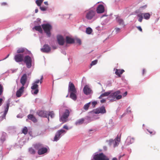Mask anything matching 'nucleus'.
<instances>
[{
	"mask_svg": "<svg viewBox=\"0 0 160 160\" xmlns=\"http://www.w3.org/2000/svg\"><path fill=\"white\" fill-rule=\"evenodd\" d=\"M120 93V92L119 90H118L115 92L110 93L109 96L108 97V100L111 101H113L116 100H119L122 98L121 95H118Z\"/></svg>",
	"mask_w": 160,
	"mask_h": 160,
	"instance_id": "1",
	"label": "nucleus"
},
{
	"mask_svg": "<svg viewBox=\"0 0 160 160\" xmlns=\"http://www.w3.org/2000/svg\"><path fill=\"white\" fill-rule=\"evenodd\" d=\"M34 148L38 150V154L39 155L43 154L48 151V149L46 148L43 147L42 144L40 143L36 144L34 145Z\"/></svg>",
	"mask_w": 160,
	"mask_h": 160,
	"instance_id": "2",
	"label": "nucleus"
},
{
	"mask_svg": "<svg viewBox=\"0 0 160 160\" xmlns=\"http://www.w3.org/2000/svg\"><path fill=\"white\" fill-rule=\"evenodd\" d=\"M96 14L95 10L89 9L85 11V18L88 20H91L95 17Z\"/></svg>",
	"mask_w": 160,
	"mask_h": 160,
	"instance_id": "3",
	"label": "nucleus"
},
{
	"mask_svg": "<svg viewBox=\"0 0 160 160\" xmlns=\"http://www.w3.org/2000/svg\"><path fill=\"white\" fill-rule=\"evenodd\" d=\"M39 82V80H37L32 84L31 87L32 93L34 95L38 94L39 92L38 85L37 84Z\"/></svg>",
	"mask_w": 160,
	"mask_h": 160,
	"instance_id": "4",
	"label": "nucleus"
},
{
	"mask_svg": "<svg viewBox=\"0 0 160 160\" xmlns=\"http://www.w3.org/2000/svg\"><path fill=\"white\" fill-rule=\"evenodd\" d=\"M42 27L48 36L50 37L51 36L50 30L52 28V26L49 24H42Z\"/></svg>",
	"mask_w": 160,
	"mask_h": 160,
	"instance_id": "5",
	"label": "nucleus"
},
{
	"mask_svg": "<svg viewBox=\"0 0 160 160\" xmlns=\"http://www.w3.org/2000/svg\"><path fill=\"white\" fill-rule=\"evenodd\" d=\"M23 61L26 64L28 68H30L32 66V59L28 55H26L24 58Z\"/></svg>",
	"mask_w": 160,
	"mask_h": 160,
	"instance_id": "6",
	"label": "nucleus"
},
{
	"mask_svg": "<svg viewBox=\"0 0 160 160\" xmlns=\"http://www.w3.org/2000/svg\"><path fill=\"white\" fill-rule=\"evenodd\" d=\"M93 158L95 160H109V159L102 153L95 155Z\"/></svg>",
	"mask_w": 160,
	"mask_h": 160,
	"instance_id": "7",
	"label": "nucleus"
},
{
	"mask_svg": "<svg viewBox=\"0 0 160 160\" xmlns=\"http://www.w3.org/2000/svg\"><path fill=\"white\" fill-rule=\"evenodd\" d=\"M72 110L70 109H66L65 112H64L61 118V120L63 122H67V119L69 115L70 112H71Z\"/></svg>",
	"mask_w": 160,
	"mask_h": 160,
	"instance_id": "8",
	"label": "nucleus"
},
{
	"mask_svg": "<svg viewBox=\"0 0 160 160\" xmlns=\"http://www.w3.org/2000/svg\"><path fill=\"white\" fill-rule=\"evenodd\" d=\"M66 132V131L63 129H60L56 133L53 141H57L60 138L61 134Z\"/></svg>",
	"mask_w": 160,
	"mask_h": 160,
	"instance_id": "9",
	"label": "nucleus"
},
{
	"mask_svg": "<svg viewBox=\"0 0 160 160\" xmlns=\"http://www.w3.org/2000/svg\"><path fill=\"white\" fill-rule=\"evenodd\" d=\"M93 112L96 114L99 113L104 114L106 112V110L105 107L102 106L100 108H97L94 110Z\"/></svg>",
	"mask_w": 160,
	"mask_h": 160,
	"instance_id": "10",
	"label": "nucleus"
},
{
	"mask_svg": "<svg viewBox=\"0 0 160 160\" xmlns=\"http://www.w3.org/2000/svg\"><path fill=\"white\" fill-rule=\"evenodd\" d=\"M120 140V138H119L118 135L117 137L114 140H113L112 139H110L109 140V144L111 145L112 143H114V147H115L118 145Z\"/></svg>",
	"mask_w": 160,
	"mask_h": 160,
	"instance_id": "11",
	"label": "nucleus"
},
{
	"mask_svg": "<svg viewBox=\"0 0 160 160\" xmlns=\"http://www.w3.org/2000/svg\"><path fill=\"white\" fill-rule=\"evenodd\" d=\"M24 56L23 54H18L14 56V59L17 62H21L23 60Z\"/></svg>",
	"mask_w": 160,
	"mask_h": 160,
	"instance_id": "12",
	"label": "nucleus"
},
{
	"mask_svg": "<svg viewBox=\"0 0 160 160\" xmlns=\"http://www.w3.org/2000/svg\"><path fill=\"white\" fill-rule=\"evenodd\" d=\"M37 114L41 117L47 118V112L43 110H39L37 112Z\"/></svg>",
	"mask_w": 160,
	"mask_h": 160,
	"instance_id": "13",
	"label": "nucleus"
},
{
	"mask_svg": "<svg viewBox=\"0 0 160 160\" xmlns=\"http://www.w3.org/2000/svg\"><path fill=\"white\" fill-rule=\"evenodd\" d=\"M27 80V75L26 74H24L21 77L20 79V83L22 85V86L24 87Z\"/></svg>",
	"mask_w": 160,
	"mask_h": 160,
	"instance_id": "14",
	"label": "nucleus"
},
{
	"mask_svg": "<svg viewBox=\"0 0 160 160\" xmlns=\"http://www.w3.org/2000/svg\"><path fill=\"white\" fill-rule=\"evenodd\" d=\"M68 90L71 92H77V90L74 84L71 82L69 83Z\"/></svg>",
	"mask_w": 160,
	"mask_h": 160,
	"instance_id": "15",
	"label": "nucleus"
},
{
	"mask_svg": "<svg viewBox=\"0 0 160 160\" xmlns=\"http://www.w3.org/2000/svg\"><path fill=\"white\" fill-rule=\"evenodd\" d=\"M41 50L43 52L48 53L51 51V48L48 45L45 44L41 48Z\"/></svg>",
	"mask_w": 160,
	"mask_h": 160,
	"instance_id": "16",
	"label": "nucleus"
},
{
	"mask_svg": "<svg viewBox=\"0 0 160 160\" xmlns=\"http://www.w3.org/2000/svg\"><path fill=\"white\" fill-rule=\"evenodd\" d=\"M57 41L59 44L60 45H63L64 42V39L61 35H58L57 37Z\"/></svg>",
	"mask_w": 160,
	"mask_h": 160,
	"instance_id": "17",
	"label": "nucleus"
},
{
	"mask_svg": "<svg viewBox=\"0 0 160 160\" xmlns=\"http://www.w3.org/2000/svg\"><path fill=\"white\" fill-rule=\"evenodd\" d=\"M96 11L98 13H102L104 11V7L102 5H98Z\"/></svg>",
	"mask_w": 160,
	"mask_h": 160,
	"instance_id": "18",
	"label": "nucleus"
},
{
	"mask_svg": "<svg viewBox=\"0 0 160 160\" xmlns=\"http://www.w3.org/2000/svg\"><path fill=\"white\" fill-rule=\"evenodd\" d=\"M25 88L22 86L16 92V96L17 97H20L24 92Z\"/></svg>",
	"mask_w": 160,
	"mask_h": 160,
	"instance_id": "19",
	"label": "nucleus"
},
{
	"mask_svg": "<svg viewBox=\"0 0 160 160\" xmlns=\"http://www.w3.org/2000/svg\"><path fill=\"white\" fill-rule=\"evenodd\" d=\"M84 93L87 95L90 94L91 92V90L87 85L84 86L83 89Z\"/></svg>",
	"mask_w": 160,
	"mask_h": 160,
	"instance_id": "20",
	"label": "nucleus"
},
{
	"mask_svg": "<svg viewBox=\"0 0 160 160\" xmlns=\"http://www.w3.org/2000/svg\"><path fill=\"white\" fill-rule=\"evenodd\" d=\"M10 105V102H7L6 107H5V110L2 116L3 118L5 119L6 115L8 112L9 106Z\"/></svg>",
	"mask_w": 160,
	"mask_h": 160,
	"instance_id": "21",
	"label": "nucleus"
},
{
	"mask_svg": "<svg viewBox=\"0 0 160 160\" xmlns=\"http://www.w3.org/2000/svg\"><path fill=\"white\" fill-rule=\"evenodd\" d=\"M124 72V70L123 69H116L115 73L117 75L118 77H121V75Z\"/></svg>",
	"mask_w": 160,
	"mask_h": 160,
	"instance_id": "22",
	"label": "nucleus"
},
{
	"mask_svg": "<svg viewBox=\"0 0 160 160\" xmlns=\"http://www.w3.org/2000/svg\"><path fill=\"white\" fill-rule=\"evenodd\" d=\"M66 42L68 44H72L74 42V40L69 36H67L66 38Z\"/></svg>",
	"mask_w": 160,
	"mask_h": 160,
	"instance_id": "23",
	"label": "nucleus"
},
{
	"mask_svg": "<svg viewBox=\"0 0 160 160\" xmlns=\"http://www.w3.org/2000/svg\"><path fill=\"white\" fill-rule=\"evenodd\" d=\"M28 118L31 120L32 122H36L37 120L36 118L32 114H29L28 116Z\"/></svg>",
	"mask_w": 160,
	"mask_h": 160,
	"instance_id": "24",
	"label": "nucleus"
},
{
	"mask_svg": "<svg viewBox=\"0 0 160 160\" xmlns=\"http://www.w3.org/2000/svg\"><path fill=\"white\" fill-rule=\"evenodd\" d=\"M116 20L120 25L124 26V22L123 20L119 17H117L116 18Z\"/></svg>",
	"mask_w": 160,
	"mask_h": 160,
	"instance_id": "25",
	"label": "nucleus"
},
{
	"mask_svg": "<svg viewBox=\"0 0 160 160\" xmlns=\"http://www.w3.org/2000/svg\"><path fill=\"white\" fill-rule=\"evenodd\" d=\"M76 93L73 92L70 93V97L71 98L74 100H75L77 99V96L76 94Z\"/></svg>",
	"mask_w": 160,
	"mask_h": 160,
	"instance_id": "26",
	"label": "nucleus"
},
{
	"mask_svg": "<svg viewBox=\"0 0 160 160\" xmlns=\"http://www.w3.org/2000/svg\"><path fill=\"white\" fill-rule=\"evenodd\" d=\"M48 114V116H50L51 118H53L54 116V113L53 111H52L51 112H47V114ZM48 119V121H49V116L47 117Z\"/></svg>",
	"mask_w": 160,
	"mask_h": 160,
	"instance_id": "27",
	"label": "nucleus"
},
{
	"mask_svg": "<svg viewBox=\"0 0 160 160\" xmlns=\"http://www.w3.org/2000/svg\"><path fill=\"white\" fill-rule=\"evenodd\" d=\"M111 93L110 92H105L102 94L98 98L99 99H101L103 97L108 96Z\"/></svg>",
	"mask_w": 160,
	"mask_h": 160,
	"instance_id": "28",
	"label": "nucleus"
},
{
	"mask_svg": "<svg viewBox=\"0 0 160 160\" xmlns=\"http://www.w3.org/2000/svg\"><path fill=\"white\" fill-rule=\"evenodd\" d=\"M84 121V119L83 118L79 119L76 122L75 124L77 125L81 124L83 123Z\"/></svg>",
	"mask_w": 160,
	"mask_h": 160,
	"instance_id": "29",
	"label": "nucleus"
},
{
	"mask_svg": "<svg viewBox=\"0 0 160 160\" xmlns=\"http://www.w3.org/2000/svg\"><path fill=\"white\" fill-rule=\"evenodd\" d=\"M33 28L35 29L36 31H39L40 33H42V30L40 26H35Z\"/></svg>",
	"mask_w": 160,
	"mask_h": 160,
	"instance_id": "30",
	"label": "nucleus"
},
{
	"mask_svg": "<svg viewBox=\"0 0 160 160\" xmlns=\"http://www.w3.org/2000/svg\"><path fill=\"white\" fill-rule=\"evenodd\" d=\"M7 134L5 132H2V136L0 138V140L2 142H3L5 140V137Z\"/></svg>",
	"mask_w": 160,
	"mask_h": 160,
	"instance_id": "31",
	"label": "nucleus"
},
{
	"mask_svg": "<svg viewBox=\"0 0 160 160\" xmlns=\"http://www.w3.org/2000/svg\"><path fill=\"white\" fill-rule=\"evenodd\" d=\"M143 16L144 18L146 19H149L150 15L148 13H142Z\"/></svg>",
	"mask_w": 160,
	"mask_h": 160,
	"instance_id": "32",
	"label": "nucleus"
},
{
	"mask_svg": "<svg viewBox=\"0 0 160 160\" xmlns=\"http://www.w3.org/2000/svg\"><path fill=\"white\" fill-rule=\"evenodd\" d=\"M26 49L23 48H20L18 49L17 53H22L25 52Z\"/></svg>",
	"mask_w": 160,
	"mask_h": 160,
	"instance_id": "33",
	"label": "nucleus"
},
{
	"mask_svg": "<svg viewBox=\"0 0 160 160\" xmlns=\"http://www.w3.org/2000/svg\"><path fill=\"white\" fill-rule=\"evenodd\" d=\"M92 31V28L90 27H88L86 28V32L88 34H90L91 33Z\"/></svg>",
	"mask_w": 160,
	"mask_h": 160,
	"instance_id": "34",
	"label": "nucleus"
},
{
	"mask_svg": "<svg viewBox=\"0 0 160 160\" xmlns=\"http://www.w3.org/2000/svg\"><path fill=\"white\" fill-rule=\"evenodd\" d=\"M137 16L138 18V21L140 22H141L142 21V19H143V15L142 13L139 14L137 15Z\"/></svg>",
	"mask_w": 160,
	"mask_h": 160,
	"instance_id": "35",
	"label": "nucleus"
},
{
	"mask_svg": "<svg viewBox=\"0 0 160 160\" xmlns=\"http://www.w3.org/2000/svg\"><path fill=\"white\" fill-rule=\"evenodd\" d=\"M44 0H37L36 3L38 6H40Z\"/></svg>",
	"mask_w": 160,
	"mask_h": 160,
	"instance_id": "36",
	"label": "nucleus"
},
{
	"mask_svg": "<svg viewBox=\"0 0 160 160\" xmlns=\"http://www.w3.org/2000/svg\"><path fill=\"white\" fill-rule=\"evenodd\" d=\"M29 152L30 153L32 154H34L36 152L34 149L32 148H29Z\"/></svg>",
	"mask_w": 160,
	"mask_h": 160,
	"instance_id": "37",
	"label": "nucleus"
},
{
	"mask_svg": "<svg viewBox=\"0 0 160 160\" xmlns=\"http://www.w3.org/2000/svg\"><path fill=\"white\" fill-rule=\"evenodd\" d=\"M28 129L26 127H24L23 129H22V133L24 134H26L28 132Z\"/></svg>",
	"mask_w": 160,
	"mask_h": 160,
	"instance_id": "38",
	"label": "nucleus"
},
{
	"mask_svg": "<svg viewBox=\"0 0 160 160\" xmlns=\"http://www.w3.org/2000/svg\"><path fill=\"white\" fill-rule=\"evenodd\" d=\"M98 62V60H95L94 61H92L90 64L91 67L90 68H91L92 66L96 65L97 63Z\"/></svg>",
	"mask_w": 160,
	"mask_h": 160,
	"instance_id": "39",
	"label": "nucleus"
},
{
	"mask_svg": "<svg viewBox=\"0 0 160 160\" xmlns=\"http://www.w3.org/2000/svg\"><path fill=\"white\" fill-rule=\"evenodd\" d=\"M3 91V86L0 83V95H2Z\"/></svg>",
	"mask_w": 160,
	"mask_h": 160,
	"instance_id": "40",
	"label": "nucleus"
},
{
	"mask_svg": "<svg viewBox=\"0 0 160 160\" xmlns=\"http://www.w3.org/2000/svg\"><path fill=\"white\" fill-rule=\"evenodd\" d=\"M90 102H89L84 105V109L85 110H87L89 107V105Z\"/></svg>",
	"mask_w": 160,
	"mask_h": 160,
	"instance_id": "41",
	"label": "nucleus"
},
{
	"mask_svg": "<svg viewBox=\"0 0 160 160\" xmlns=\"http://www.w3.org/2000/svg\"><path fill=\"white\" fill-rule=\"evenodd\" d=\"M147 130L150 134H152V135H154L156 134V132L154 131H151L148 129Z\"/></svg>",
	"mask_w": 160,
	"mask_h": 160,
	"instance_id": "42",
	"label": "nucleus"
},
{
	"mask_svg": "<svg viewBox=\"0 0 160 160\" xmlns=\"http://www.w3.org/2000/svg\"><path fill=\"white\" fill-rule=\"evenodd\" d=\"M115 31L117 33L119 32H120V29L119 28H116L115 29Z\"/></svg>",
	"mask_w": 160,
	"mask_h": 160,
	"instance_id": "43",
	"label": "nucleus"
},
{
	"mask_svg": "<svg viewBox=\"0 0 160 160\" xmlns=\"http://www.w3.org/2000/svg\"><path fill=\"white\" fill-rule=\"evenodd\" d=\"M40 7V8L42 11H45L47 9V8L45 7H41V6Z\"/></svg>",
	"mask_w": 160,
	"mask_h": 160,
	"instance_id": "44",
	"label": "nucleus"
},
{
	"mask_svg": "<svg viewBox=\"0 0 160 160\" xmlns=\"http://www.w3.org/2000/svg\"><path fill=\"white\" fill-rule=\"evenodd\" d=\"M97 104V102L96 101H94L92 102V106L93 107H94Z\"/></svg>",
	"mask_w": 160,
	"mask_h": 160,
	"instance_id": "45",
	"label": "nucleus"
},
{
	"mask_svg": "<svg viewBox=\"0 0 160 160\" xmlns=\"http://www.w3.org/2000/svg\"><path fill=\"white\" fill-rule=\"evenodd\" d=\"M137 28L140 32H142V28H141V27L140 26L137 27Z\"/></svg>",
	"mask_w": 160,
	"mask_h": 160,
	"instance_id": "46",
	"label": "nucleus"
},
{
	"mask_svg": "<svg viewBox=\"0 0 160 160\" xmlns=\"http://www.w3.org/2000/svg\"><path fill=\"white\" fill-rule=\"evenodd\" d=\"M63 128L67 129V130L69 129L68 128V126L67 125H65L63 126Z\"/></svg>",
	"mask_w": 160,
	"mask_h": 160,
	"instance_id": "47",
	"label": "nucleus"
},
{
	"mask_svg": "<svg viewBox=\"0 0 160 160\" xmlns=\"http://www.w3.org/2000/svg\"><path fill=\"white\" fill-rule=\"evenodd\" d=\"M77 43H79V44H81V41L79 39H78L77 40Z\"/></svg>",
	"mask_w": 160,
	"mask_h": 160,
	"instance_id": "48",
	"label": "nucleus"
},
{
	"mask_svg": "<svg viewBox=\"0 0 160 160\" xmlns=\"http://www.w3.org/2000/svg\"><path fill=\"white\" fill-rule=\"evenodd\" d=\"M43 79V76H42L40 80H39V82H40V84H42V80Z\"/></svg>",
	"mask_w": 160,
	"mask_h": 160,
	"instance_id": "49",
	"label": "nucleus"
},
{
	"mask_svg": "<svg viewBox=\"0 0 160 160\" xmlns=\"http://www.w3.org/2000/svg\"><path fill=\"white\" fill-rule=\"evenodd\" d=\"M3 99L2 98H0V106L2 105V103Z\"/></svg>",
	"mask_w": 160,
	"mask_h": 160,
	"instance_id": "50",
	"label": "nucleus"
},
{
	"mask_svg": "<svg viewBox=\"0 0 160 160\" xmlns=\"http://www.w3.org/2000/svg\"><path fill=\"white\" fill-rule=\"evenodd\" d=\"M100 102L102 103H105L106 102V100L104 99H102L101 100Z\"/></svg>",
	"mask_w": 160,
	"mask_h": 160,
	"instance_id": "51",
	"label": "nucleus"
},
{
	"mask_svg": "<svg viewBox=\"0 0 160 160\" xmlns=\"http://www.w3.org/2000/svg\"><path fill=\"white\" fill-rule=\"evenodd\" d=\"M146 71L144 69H143L142 70V75H144V73Z\"/></svg>",
	"mask_w": 160,
	"mask_h": 160,
	"instance_id": "52",
	"label": "nucleus"
},
{
	"mask_svg": "<svg viewBox=\"0 0 160 160\" xmlns=\"http://www.w3.org/2000/svg\"><path fill=\"white\" fill-rule=\"evenodd\" d=\"M127 92H125L124 93V94H123V97H125V96H126L127 95Z\"/></svg>",
	"mask_w": 160,
	"mask_h": 160,
	"instance_id": "53",
	"label": "nucleus"
},
{
	"mask_svg": "<svg viewBox=\"0 0 160 160\" xmlns=\"http://www.w3.org/2000/svg\"><path fill=\"white\" fill-rule=\"evenodd\" d=\"M9 56V54H8L7 55V57H6V58H4L3 60H5V59H6V58H7Z\"/></svg>",
	"mask_w": 160,
	"mask_h": 160,
	"instance_id": "54",
	"label": "nucleus"
},
{
	"mask_svg": "<svg viewBox=\"0 0 160 160\" xmlns=\"http://www.w3.org/2000/svg\"><path fill=\"white\" fill-rule=\"evenodd\" d=\"M2 5H7V3L6 2H3L2 3Z\"/></svg>",
	"mask_w": 160,
	"mask_h": 160,
	"instance_id": "55",
	"label": "nucleus"
},
{
	"mask_svg": "<svg viewBox=\"0 0 160 160\" xmlns=\"http://www.w3.org/2000/svg\"><path fill=\"white\" fill-rule=\"evenodd\" d=\"M112 160H118V159L116 158H114L112 159Z\"/></svg>",
	"mask_w": 160,
	"mask_h": 160,
	"instance_id": "56",
	"label": "nucleus"
},
{
	"mask_svg": "<svg viewBox=\"0 0 160 160\" xmlns=\"http://www.w3.org/2000/svg\"><path fill=\"white\" fill-rule=\"evenodd\" d=\"M44 3L45 5H48V2H44Z\"/></svg>",
	"mask_w": 160,
	"mask_h": 160,
	"instance_id": "57",
	"label": "nucleus"
},
{
	"mask_svg": "<svg viewBox=\"0 0 160 160\" xmlns=\"http://www.w3.org/2000/svg\"><path fill=\"white\" fill-rule=\"evenodd\" d=\"M38 9H36L35 10V13H37L38 12Z\"/></svg>",
	"mask_w": 160,
	"mask_h": 160,
	"instance_id": "58",
	"label": "nucleus"
},
{
	"mask_svg": "<svg viewBox=\"0 0 160 160\" xmlns=\"http://www.w3.org/2000/svg\"><path fill=\"white\" fill-rule=\"evenodd\" d=\"M53 48H54V49H56V47H53Z\"/></svg>",
	"mask_w": 160,
	"mask_h": 160,
	"instance_id": "59",
	"label": "nucleus"
},
{
	"mask_svg": "<svg viewBox=\"0 0 160 160\" xmlns=\"http://www.w3.org/2000/svg\"><path fill=\"white\" fill-rule=\"evenodd\" d=\"M145 6L146 7H147V5H145Z\"/></svg>",
	"mask_w": 160,
	"mask_h": 160,
	"instance_id": "60",
	"label": "nucleus"
},
{
	"mask_svg": "<svg viewBox=\"0 0 160 160\" xmlns=\"http://www.w3.org/2000/svg\"><path fill=\"white\" fill-rule=\"evenodd\" d=\"M1 95H0V96H1Z\"/></svg>",
	"mask_w": 160,
	"mask_h": 160,
	"instance_id": "61",
	"label": "nucleus"
}]
</instances>
